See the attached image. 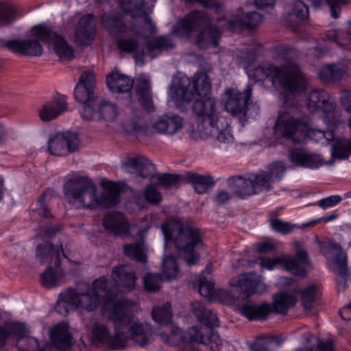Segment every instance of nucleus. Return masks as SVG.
Masks as SVG:
<instances>
[{"label":"nucleus","mask_w":351,"mask_h":351,"mask_svg":"<svg viewBox=\"0 0 351 351\" xmlns=\"http://www.w3.org/2000/svg\"><path fill=\"white\" fill-rule=\"evenodd\" d=\"M209 23V17L205 12L195 10L178 21L173 26L171 34L182 38H188L192 32Z\"/></svg>","instance_id":"nucleus-14"},{"label":"nucleus","mask_w":351,"mask_h":351,"mask_svg":"<svg viewBox=\"0 0 351 351\" xmlns=\"http://www.w3.org/2000/svg\"><path fill=\"white\" fill-rule=\"evenodd\" d=\"M294 244L296 246L295 256V258H285V268L294 275L304 276L306 269L303 267H300L299 264L306 267L310 265L308 252L299 241H295Z\"/></svg>","instance_id":"nucleus-25"},{"label":"nucleus","mask_w":351,"mask_h":351,"mask_svg":"<svg viewBox=\"0 0 351 351\" xmlns=\"http://www.w3.org/2000/svg\"><path fill=\"white\" fill-rule=\"evenodd\" d=\"M123 253L129 258L141 263L147 262L144 246L140 243L128 244L123 246Z\"/></svg>","instance_id":"nucleus-46"},{"label":"nucleus","mask_w":351,"mask_h":351,"mask_svg":"<svg viewBox=\"0 0 351 351\" xmlns=\"http://www.w3.org/2000/svg\"><path fill=\"white\" fill-rule=\"evenodd\" d=\"M326 40L334 42L339 46H344L350 43L351 42V23L348 24L346 29V36L343 37V32L327 34L324 41L326 42Z\"/></svg>","instance_id":"nucleus-54"},{"label":"nucleus","mask_w":351,"mask_h":351,"mask_svg":"<svg viewBox=\"0 0 351 351\" xmlns=\"http://www.w3.org/2000/svg\"><path fill=\"white\" fill-rule=\"evenodd\" d=\"M227 186L241 199L254 195L251 176H231L227 179Z\"/></svg>","instance_id":"nucleus-33"},{"label":"nucleus","mask_w":351,"mask_h":351,"mask_svg":"<svg viewBox=\"0 0 351 351\" xmlns=\"http://www.w3.org/2000/svg\"><path fill=\"white\" fill-rule=\"evenodd\" d=\"M137 17L143 19L146 25L145 29H140L134 24H128L125 17L114 10L105 12L101 16V23L108 32L120 36L117 40V47L122 52L128 53L135 52L139 45L136 36L147 37L153 34L156 30V26L152 21L154 29L151 31L150 26L146 23L145 17L137 16L133 18Z\"/></svg>","instance_id":"nucleus-6"},{"label":"nucleus","mask_w":351,"mask_h":351,"mask_svg":"<svg viewBox=\"0 0 351 351\" xmlns=\"http://www.w3.org/2000/svg\"><path fill=\"white\" fill-rule=\"evenodd\" d=\"M80 141L75 133H58L48 141V150L54 156H66L75 152Z\"/></svg>","instance_id":"nucleus-16"},{"label":"nucleus","mask_w":351,"mask_h":351,"mask_svg":"<svg viewBox=\"0 0 351 351\" xmlns=\"http://www.w3.org/2000/svg\"><path fill=\"white\" fill-rule=\"evenodd\" d=\"M162 278L159 274H147L144 278V286L149 292H154L161 287Z\"/></svg>","instance_id":"nucleus-55"},{"label":"nucleus","mask_w":351,"mask_h":351,"mask_svg":"<svg viewBox=\"0 0 351 351\" xmlns=\"http://www.w3.org/2000/svg\"><path fill=\"white\" fill-rule=\"evenodd\" d=\"M296 298L294 295L285 293H278L273 297V308L277 313H285L288 309L295 305Z\"/></svg>","instance_id":"nucleus-42"},{"label":"nucleus","mask_w":351,"mask_h":351,"mask_svg":"<svg viewBox=\"0 0 351 351\" xmlns=\"http://www.w3.org/2000/svg\"><path fill=\"white\" fill-rule=\"evenodd\" d=\"M291 13L298 20L304 21L308 16V8L301 0H295Z\"/></svg>","instance_id":"nucleus-59"},{"label":"nucleus","mask_w":351,"mask_h":351,"mask_svg":"<svg viewBox=\"0 0 351 351\" xmlns=\"http://www.w3.org/2000/svg\"><path fill=\"white\" fill-rule=\"evenodd\" d=\"M343 199L339 195H334L322 199L317 202L316 204L324 210L331 208L339 204Z\"/></svg>","instance_id":"nucleus-62"},{"label":"nucleus","mask_w":351,"mask_h":351,"mask_svg":"<svg viewBox=\"0 0 351 351\" xmlns=\"http://www.w3.org/2000/svg\"><path fill=\"white\" fill-rule=\"evenodd\" d=\"M211 80L204 71L194 74L192 79L184 75L174 80L169 88V96L179 107L182 103L193 102L192 109L197 121V130L203 138L215 136L224 146L233 143L234 137L227 123L219 119L216 101L209 94Z\"/></svg>","instance_id":"nucleus-1"},{"label":"nucleus","mask_w":351,"mask_h":351,"mask_svg":"<svg viewBox=\"0 0 351 351\" xmlns=\"http://www.w3.org/2000/svg\"><path fill=\"white\" fill-rule=\"evenodd\" d=\"M4 46L14 53L23 55L40 56L43 54L42 45L34 39L10 40L5 43Z\"/></svg>","instance_id":"nucleus-24"},{"label":"nucleus","mask_w":351,"mask_h":351,"mask_svg":"<svg viewBox=\"0 0 351 351\" xmlns=\"http://www.w3.org/2000/svg\"><path fill=\"white\" fill-rule=\"evenodd\" d=\"M123 11L130 14L132 17L137 16H144L145 21L153 29L154 25L152 23V19L149 14L152 12L154 5L149 4L147 0H118Z\"/></svg>","instance_id":"nucleus-21"},{"label":"nucleus","mask_w":351,"mask_h":351,"mask_svg":"<svg viewBox=\"0 0 351 351\" xmlns=\"http://www.w3.org/2000/svg\"><path fill=\"white\" fill-rule=\"evenodd\" d=\"M129 304L121 298L119 302H108L104 308L110 313V319L114 324V334L111 335L110 328L104 324L95 323L92 329V339L108 349L123 350L129 346V341L142 348L151 341L152 330L147 324H143L128 311Z\"/></svg>","instance_id":"nucleus-2"},{"label":"nucleus","mask_w":351,"mask_h":351,"mask_svg":"<svg viewBox=\"0 0 351 351\" xmlns=\"http://www.w3.org/2000/svg\"><path fill=\"white\" fill-rule=\"evenodd\" d=\"M285 260L283 258H269L259 257L256 260V263L263 268L268 270L273 269L278 264L282 263L285 265Z\"/></svg>","instance_id":"nucleus-64"},{"label":"nucleus","mask_w":351,"mask_h":351,"mask_svg":"<svg viewBox=\"0 0 351 351\" xmlns=\"http://www.w3.org/2000/svg\"><path fill=\"white\" fill-rule=\"evenodd\" d=\"M248 75L256 81L269 80L275 86L277 84L291 93L302 92L306 88V80L298 64L288 61L280 67L265 62L254 70L250 71Z\"/></svg>","instance_id":"nucleus-5"},{"label":"nucleus","mask_w":351,"mask_h":351,"mask_svg":"<svg viewBox=\"0 0 351 351\" xmlns=\"http://www.w3.org/2000/svg\"><path fill=\"white\" fill-rule=\"evenodd\" d=\"M104 191L99 195L95 182L86 176L77 173L69 176L63 191L69 202L77 207L85 208H110L119 202L120 187L118 184L104 180Z\"/></svg>","instance_id":"nucleus-3"},{"label":"nucleus","mask_w":351,"mask_h":351,"mask_svg":"<svg viewBox=\"0 0 351 351\" xmlns=\"http://www.w3.org/2000/svg\"><path fill=\"white\" fill-rule=\"evenodd\" d=\"M191 310L198 322L205 325L206 328L211 330L212 328L219 326V322L217 315L211 310L206 308L203 303L197 301L192 302Z\"/></svg>","instance_id":"nucleus-34"},{"label":"nucleus","mask_w":351,"mask_h":351,"mask_svg":"<svg viewBox=\"0 0 351 351\" xmlns=\"http://www.w3.org/2000/svg\"><path fill=\"white\" fill-rule=\"evenodd\" d=\"M145 45L152 58L160 53L163 50L173 49L175 47L173 42L169 37L165 36L148 40Z\"/></svg>","instance_id":"nucleus-41"},{"label":"nucleus","mask_w":351,"mask_h":351,"mask_svg":"<svg viewBox=\"0 0 351 351\" xmlns=\"http://www.w3.org/2000/svg\"><path fill=\"white\" fill-rule=\"evenodd\" d=\"M152 316L154 322L160 326L167 325L171 321V304L167 302L161 306H156L152 309Z\"/></svg>","instance_id":"nucleus-44"},{"label":"nucleus","mask_w":351,"mask_h":351,"mask_svg":"<svg viewBox=\"0 0 351 351\" xmlns=\"http://www.w3.org/2000/svg\"><path fill=\"white\" fill-rule=\"evenodd\" d=\"M289 158L295 165L316 169L324 164L319 155L313 154L302 149H294L290 152Z\"/></svg>","instance_id":"nucleus-32"},{"label":"nucleus","mask_w":351,"mask_h":351,"mask_svg":"<svg viewBox=\"0 0 351 351\" xmlns=\"http://www.w3.org/2000/svg\"><path fill=\"white\" fill-rule=\"evenodd\" d=\"M96 33L95 20L93 14L82 16L75 27V38L80 45H88L95 38Z\"/></svg>","instance_id":"nucleus-22"},{"label":"nucleus","mask_w":351,"mask_h":351,"mask_svg":"<svg viewBox=\"0 0 351 351\" xmlns=\"http://www.w3.org/2000/svg\"><path fill=\"white\" fill-rule=\"evenodd\" d=\"M46 193H43L36 202L32 205V211L38 213L43 217L49 218L52 216L48 206L45 203Z\"/></svg>","instance_id":"nucleus-56"},{"label":"nucleus","mask_w":351,"mask_h":351,"mask_svg":"<svg viewBox=\"0 0 351 351\" xmlns=\"http://www.w3.org/2000/svg\"><path fill=\"white\" fill-rule=\"evenodd\" d=\"M31 35L44 43H51L53 49L62 60H71L74 58V51L66 40L53 28L45 24H39L32 27Z\"/></svg>","instance_id":"nucleus-10"},{"label":"nucleus","mask_w":351,"mask_h":351,"mask_svg":"<svg viewBox=\"0 0 351 351\" xmlns=\"http://www.w3.org/2000/svg\"><path fill=\"white\" fill-rule=\"evenodd\" d=\"M102 300L105 302L104 305L108 302H119L111 293L105 276L95 280L91 285L82 283L62 291L55 310L63 316L76 309L91 312L99 306Z\"/></svg>","instance_id":"nucleus-4"},{"label":"nucleus","mask_w":351,"mask_h":351,"mask_svg":"<svg viewBox=\"0 0 351 351\" xmlns=\"http://www.w3.org/2000/svg\"><path fill=\"white\" fill-rule=\"evenodd\" d=\"M138 99L142 106L148 112L154 110L151 93L150 80L144 74L138 75L136 86Z\"/></svg>","instance_id":"nucleus-31"},{"label":"nucleus","mask_w":351,"mask_h":351,"mask_svg":"<svg viewBox=\"0 0 351 351\" xmlns=\"http://www.w3.org/2000/svg\"><path fill=\"white\" fill-rule=\"evenodd\" d=\"M264 171L274 184L282 178L285 171V167L282 162H275L269 164L267 167V170Z\"/></svg>","instance_id":"nucleus-50"},{"label":"nucleus","mask_w":351,"mask_h":351,"mask_svg":"<svg viewBox=\"0 0 351 351\" xmlns=\"http://www.w3.org/2000/svg\"><path fill=\"white\" fill-rule=\"evenodd\" d=\"M108 88L114 93H121L130 92L134 85L133 79L118 72H112L106 77Z\"/></svg>","instance_id":"nucleus-35"},{"label":"nucleus","mask_w":351,"mask_h":351,"mask_svg":"<svg viewBox=\"0 0 351 351\" xmlns=\"http://www.w3.org/2000/svg\"><path fill=\"white\" fill-rule=\"evenodd\" d=\"M351 152V140L346 138L338 139L331 148L332 156L337 159H347Z\"/></svg>","instance_id":"nucleus-45"},{"label":"nucleus","mask_w":351,"mask_h":351,"mask_svg":"<svg viewBox=\"0 0 351 351\" xmlns=\"http://www.w3.org/2000/svg\"><path fill=\"white\" fill-rule=\"evenodd\" d=\"M315 292L316 287L313 285L298 291L300 294L301 302L305 310H310L311 308L312 304L315 298Z\"/></svg>","instance_id":"nucleus-52"},{"label":"nucleus","mask_w":351,"mask_h":351,"mask_svg":"<svg viewBox=\"0 0 351 351\" xmlns=\"http://www.w3.org/2000/svg\"><path fill=\"white\" fill-rule=\"evenodd\" d=\"M52 343L59 350H66L72 343V336L69 330V325L60 322L56 325L50 332Z\"/></svg>","instance_id":"nucleus-29"},{"label":"nucleus","mask_w":351,"mask_h":351,"mask_svg":"<svg viewBox=\"0 0 351 351\" xmlns=\"http://www.w3.org/2000/svg\"><path fill=\"white\" fill-rule=\"evenodd\" d=\"M41 285L48 289L60 286L61 278L51 267H49L40 274Z\"/></svg>","instance_id":"nucleus-49"},{"label":"nucleus","mask_w":351,"mask_h":351,"mask_svg":"<svg viewBox=\"0 0 351 351\" xmlns=\"http://www.w3.org/2000/svg\"><path fill=\"white\" fill-rule=\"evenodd\" d=\"M262 20L263 16L258 12H250L234 16L229 21V25L232 32L235 30L236 26H244L248 29H254L261 23Z\"/></svg>","instance_id":"nucleus-38"},{"label":"nucleus","mask_w":351,"mask_h":351,"mask_svg":"<svg viewBox=\"0 0 351 351\" xmlns=\"http://www.w3.org/2000/svg\"><path fill=\"white\" fill-rule=\"evenodd\" d=\"M214 283L208 281L205 278L199 280V293L205 298H211L214 294Z\"/></svg>","instance_id":"nucleus-60"},{"label":"nucleus","mask_w":351,"mask_h":351,"mask_svg":"<svg viewBox=\"0 0 351 351\" xmlns=\"http://www.w3.org/2000/svg\"><path fill=\"white\" fill-rule=\"evenodd\" d=\"M260 111L259 106L256 103L248 101V104L245 107L243 114H241L239 118L241 121H246L248 118L256 117Z\"/></svg>","instance_id":"nucleus-63"},{"label":"nucleus","mask_w":351,"mask_h":351,"mask_svg":"<svg viewBox=\"0 0 351 351\" xmlns=\"http://www.w3.org/2000/svg\"><path fill=\"white\" fill-rule=\"evenodd\" d=\"M348 71L343 63L327 64L319 71V77L324 82L340 81Z\"/></svg>","instance_id":"nucleus-40"},{"label":"nucleus","mask_w":351,"mask_h":351,"mask_svg":"<svg viewBox=\"0 0 351 351\" xmlns=\"http://www.w3.org/2000/svg\"><path fill=\"white\" fill-rule=\"evenodd\" d=\"M161 229L165 239V247L171 241H173L178 250L182 254L189 266L196 264L199 254L195 248L202 244V235L196 226L183 224L179 221L173 224L163 223Z\"/></svg>","instance_id":"nucleus-7"},{"label":"nucleus","mask_w":351,"mask_h":351,"mask_svg":"<svg viewBox=\"0 0 351 351\" xmlns=\"http://www.w3.org/2000/svg\"><path fill=\"white\" fill-rule=\"evenodd\" d=\"M306 106L311 112H322L324 114V121L328 125L330 132L341 123L339 117L334 112L336 108L335 101L323 90L311 91L306 99ZM328 134L333 137L330 132H328Z\"/></svg>","instance_id":"nucleus-8"},{"label":"nucleus","mask_w":351,"mask_h":351,"mask_svg":"<svg viewBox=\"0 0 351 351\" xmlns=\"http://www.w3.org/2000/svg\"><path fill=\"white\" fill-rule=\"evenodd\" d=\"M200 28H204V30L197 36L196 43L198 47L206 49L210 46H217L220 32L217 27L210 25V20L209 19V23L207 25L202 26Z\"/></svg>","instance_id":"nucleus-36"},{"label":"nucleus","mask_w":351,"mask_h":351,"mask_svg":"<svg viewBox=\"0 0 351 351\" xmlns=\"http://www.w3.org/2000/svg\"><path fill=\"white\" fill-rule=\"evenodd\" d=\"M103 226L113 234L121 237L130 235V225L124 215L119 213H110L103 219Z\"/></svg>","instance_id":"nucleus-27"},{"label":"nucleus","mask_w":351,"mask_h":351,"mask_svg":"<svg viewBox=\"0 0 351 351\" xmlns=\"http://www.w3.org/2000/svg\"><path fill=\"white\" fill-rule=\"evenodd\" d=\"M29 332L25 324L14 321H0V349L4 348L10 340H20Z\"/></svg>","instance_id":"nucleus-19"},{"label":"nucleus","mask_w":351,"mask_h":351,"mask_svg":"<svg viewBox=\"0 0 351 351\" xmlns=\"http://www.w3.org/2000/svg\"><path fill=\"white\" fill-rule=\"evenodd\" d=\"M306 128V125L302 121L284 112L279 113L274 126V132L277 137H285L295 141V136L297 133L302 134Z\"/></svg>","instance_id":"nucleus-15"},{"label":"nucleus","mask_w":351,"mask_h":351,"mask_svg":"<svg viewBox=\"0 0 351 351\" xmlns=\"http://www.w3.org/2000/svg\"><path fill=\"white\" fill-rule=\"evenodd\" d=\"M158 186L169 189L176 186L180 181V176L169 173H157L156 175Z\"/></svg>","instance_id":"nucleus-51"},{"label":"nucleus","mask_w":351,"mask_h":351,"mask_svg":"<svg viewBox=\"0 0 351 351\" xmlns=\"http://www.w3.org/2000/svg\"><path fill=\"white\" fill-rule=\"evenodd\" d=\"M121 167L129 173H136L143 178H152L156 171L151 161L143 156L127 158L122 162Z\"/></svg>","instance_id":"nucleus-20"},{"label":"nucleus","mask_w":351,"mask_h":351,"mask_svg":"<svg viewBox=\"0 0 351 351\" xmlns=\"http://www.w3.org/2000/svg\"><path fill=\"white\" fill-rule=\"evenodd\" d=\"M184 125L182 118L177 114L169 113L160 116L152 124L156 132L166 135H173Z\"/></svg>","instance_id":"nucleus-23"},{"label":"nucleus","mask_w":351,"mask_h":351,"mask_svg":"<svg viewBox=\"0 0 351 351\" xmlns=\"http://www.w3.org/2000/svg\"><path fill=\"white\" fill-rule=\"evenodd\" d=\"M330 8V15L333 19H338L341 12V7L347 5L350 0H325Z\"/></svg>","instance_id":"nucleus-61"},{"label":"nucleus","mask_w":351,"mask_h":351,"mask_svg":"<svg viewBox=\"0 0 351 351\" xmlns=\"http://www.w3.org/2000/svg\"><path fill=\"white\" fill-rule=\"evenodd\" d=\"M112 277L117 285L126 291H132L136 286V272L130 265H123L114 267Z\"/></svg>","instance_id":"nucleus-28"},{"label":"nucleus","mask_w":351,"mask_h":351,"mask_svg":"<svg viewBox=\"0 0 351 351\" xmlns=\"http://www.w3.org/2000/svg\"><path fill=\"white\" fill-rule=\"evenodd\" d=\"M251 178L254 195L271 190L273 183L265 171H260L256 174H252Z\"/></svg>","instance_id":"nucleus-43"},{"label":"nucleus","mask_w":351,"mask_h":351,"mask_svg":"<svg viewBox=\"0 0 351 351\" xmlns=\"http://www.w3.org/2000/svg\"><path fill=\"white\" fill-rule=\"evenodd\" d=\"M178 328H174L172 329L171 332L167 335L165 336V340L170 343V344H178L180 343H184V346L180 350V351H197V349L195 348L192 344L193 343H189L183 340L182 337H180V335H175L173 337H171V335Z\"/></svg>","instance_id":"nucleus-57"},{"label":"nucleus","mask_w":351,"mask_h":351,"mask_svg":"<svg viewBox=\"0 0 351 351\" xmlns=\"http://www.w3.org/2000/svg\"><path fill=\"white\" fill-rule=\"evenodd\" d=\"M95 79L93 73L92 71L83 72L74 90L75 99L82 103L84 106L92 105L98 98L95 95Z\"/></svg>","instance_id":"nucleus-18"},{"label":"nucleus","mask_w":351,"mask_h":351,"mask_svg":"<svg viewBox=\"0 0 351 351\" xmlns=\"http://www.w3.org/2000/svg\"><path fill=\"white\" fill-rule=\"evenodd\" d=\"M68 104L64 95H58L47 101L39 110V117L43 121H49L58 117L67 111Z\"/></svg>","instance_id":"nucleus-26"},{"label":"nucleus","mask_w":351,"mask_h":351,"mask_svg":"<svg viewBox=\"0 0 351 351\" xmlns=\"http://www.w3.org/2000/svg\"><path fill=\"white\" fill-rule=\"evenodd\" d=\"M252 91V86L250 84L247 85L243 92L234 88H227L224 93L225 110L239 119L251 99Z\"/></svg>","instance_id":"nucleus-13"},{"label":"nucleus","mask_w":351,"mask_h":351,"mask_svg":"<svg viewBox=\"0 0 351 351\" xmlns=\"http://www.w3.org/2000/svg\"><path fill=\"white\" fill-rule=\"evenodd\" d=\"M321 253L327 258H332L337 265L335 271L338 276L337 289L344 291L348 285L347 281L350 277V271L347 267V257L341 246L330 239H324L319 243Z\"/></svg>","instance_id":"nucleus-9"},{"label":"nucleus","mask_w":351,"mask_h":351,"mask_svg":"<svg viewBox=\"0 0 351 351\" xmlns=\"http://www.w3.org/2000/svg\"><path fill=\"white\" fill-rule=\"evenodd\" d=\"M271 228L276 232L282 234H288L291 232L296 225L289 222L282 221L278 219H272L270 220Z\"/></svg>","instance_id":"nucleus-58"},{"label":"nucleus","mask_w":351,"mask_h":351,"mask_svg":"<svg viewBox=\"0 0 351 351\" xmlns=\"http://www.w3.org/2000/svg\"><path fill=\"white\" fill-rule=\"evenodd\" d=\"M185 179L187 182L193 185L194 190L199 194L205 193L215 184L211 176L200 175L191 171L186 173Z\"/></svg>","instance_id":"nucleus-39"},{"label":"nucleus","mask_w":351,"mask_h":351,"mask_svg":"<svg viewBox=\"0 0 351 351\" xmlns=\"http://www.w3.org/2000/svg\"><path fill=\"white\" fill-rule=\"evenodd\" d=\"M60 252L64 257L62 248L60 250L49 242L38 245L36 250V257L41 264L51 263L54 260V266L58 268L60 265Z\"/></svg>","instance_id":"nucleus-30"},{"label":"nucleus","mask_w":351,"mask_h":351,"mask_svg":"<svg viewBox=\"0 0 351 351\" xmlns=\"http://www.w3.org/2000/svg\"><path fill=\"white\" fill-rule=\"evenodd\" d=\"M16 9L7 1H0V24L6 25L12 23L16 19Z\"/></svg>","instance_id":"nucleus-47"},{"label":"nucleus","mask_w":351,"mask_h":351,"mask_svg":"<svg viewBox=\"0 0 351 351\" xmlns=\"http://www.w3.org/2000/svg\"><path fill=\"white\" fill-rule=\"evenodd\" d=\"M231 285L236 286L245 298L253 294H261L267 289L261 278L252 273L242 274L237 279H232Z\"/></svg>","instance_id":"nucleus-17"},{"label":"nucleus","mask_w":351,"mask_h":351,"mask_svg":"<svg viewBox=\"0 0 351 351\" xmlns=\"http://www.w3.org/2000/svg\"><path fill=\"white\" fill-rule=\"evenodd\" d=\"M119 111L114 103L97 98L92 105H85L81 111L84 119L104 121L111 123L117 120Z\"/></svg>","instance_id":"nucleus-11"},{"label":"nucleus","mask_w":351,"mask_h":351,"mask_svg":"<svg viewBox=\"0 0 351 351\" xmlns=\"http://www.w3.org/2000/svg\"><path fill=\"white\" fill-rule=\"evenodd\" d=\"M175 335H180L184 341L189 343L208 345L212 351H219L222 346V339L220 337L211 330L203 327H191L185 332L180 328H176L171 337Z\"/></svg>","instance_id":"nucleus-12"},{"label":"nucleus","mask_w":351,"mask_h":351,"mask_svg":"<svg viewBox=\"0 0 351 351\" xmlns=\"http://www.w3.org/2000/svg\"><path fill=\"white\" fill-rule=\"evenodd\" d=\"M162 273L169 280L177 278L179 269L176 259L172 255H165L162 263Z\"/></svg>","instance_id":"nucleus-48"},{"label":"nucleus","mask_w":351,"mask_h":351,"mask_svg":"<svg viewBox=\"0 0 351 351\" xmlns=\"http://www.w3.org/2000/svg\"><path fill=\"white\" fill-rule=\"evenodd\" d=\"M240 313L249 320L265 319L271 312V306L268 303L255 304L245 303L239 308Z\"/></svg>","instance_id":"nucleus-37"},{"label":"nucleus","mask_w":351,"mask_h":351,"mask_svg":"<svg viewBox=\"0 0 351 351\" xmlns=\"http://www.w3.org/2000/svg\"><path fill=\"white\" fill-rule=\"evenodd\" d=\"M143 196L148 203L154 205L160 204L162 199V194L153 184H149L145 188Z\"/></svg>","instance_id":"nucleus-53"}]
</instances>
